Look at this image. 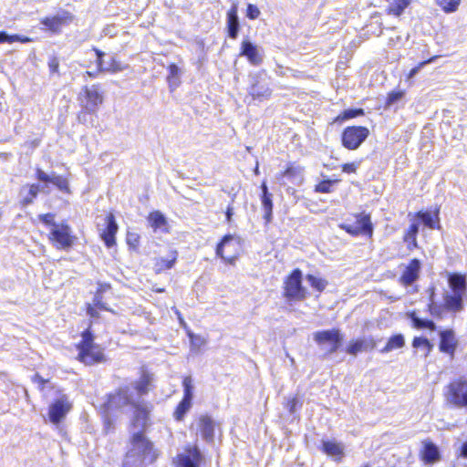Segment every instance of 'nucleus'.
<instances>
[{
    "label": "nucleus",
    "instance_id": "obj_60",
    "mask_svg": "<svg viewBox=\"0 0 467 467\" xmlns=\"http://www.w3.org/2000/svg\"><path fill=\"white\" fill-rule=\"evenodd\" d=\"M298 405V400L296 398H293L287 403V408L291 413H294L296 410V406Z\"/></svg>",
    "mask_w": 467,
    "mask_h": 467
},
{
    "label": "nucleus",
    "instance_id": "obj_10",
    "mask_svg": "<svg viewBox=\"0 0 467 467\" xmlns=\"http://www.w3.org/2000/svg\"><path fill=\"white\" fill-rule=\"evenodd\" d=\"M136 401L133 392L129 386L121 387L114 393L109 395L107 408L109 410L121 409L132 405Z\"/></svg>",
    "mask_w": 467,
    "mask_h": 467
},
{
    "label": "nucleus",
    "instance_id": "obj_49",
    "mask_svg": "<svg viewBox=\"0 0 467 467\" xmlns=\"http://www.w3.org/2000/svg\"><path fill=\"white\" fill-rule=\"evenodd\" d=\"M334 182H335L334 181H330V180L323 181L316 186V192H325V193L330 192L331 187Z\"/></svg>",
    "mask_w": 467,
    "mask_h": 467
},
{
    "label": "nucleus",
    "instance_id": "obj_39",
    "mask_svg": "<svg viewBox=\"0 0 467 467\" xmlns=\"http://www.w3.org/2000/svg\"><path fill=\"white\" fill-rule=\"evenodd\" d=\"M50 183L57 186V189L63 192H69L68 181L65 177H63L61 175H57L55 172H53V177L51 178Z\"/></svg>",
    "mask_w": 467,
    "mask_h": 467
},
{
    "label": "nucleus",
    "instance_id": "obj_53",
    "mask_svg": "<svg viewBox=\"0 0 467 467\" xmlns=\"http://www.w3.org/2000/svg\"><path fill=\"white\" fill-rule=\"evenodd\" d=\"M95 52H96V55H97V64H98V68H99V72H102L104 71V56H105V53L102 52L101 50L99 49H97V48H94Z\"/></svg>",
    "mask_w": 467,
    "mask_h": 467
},
{
    "label": "nucleus",
    "instance_id": "obj_34",
    "mask_svg": "<svg viewBox=\"0 0 467 467\" xmlns=\"http://www.w3.org/2000/svg\"><path fill=\"white\" fill-rule=\"evenodd\" d=\"M233 239H234V237L231 234H227V235L223 236V238L222 239V241L218 244V245L216 247L217 256L221 257L223 260H224L225 262H227L229 264H234L235 261V257L234 256H225L223 254V248L230 242H232Z\"/></svg>",
    "mask_w": 467,
    "mask_h": 467
},
{
    "label": "nucleus",
    "instance_id": "obj_64",
    "mask_svg": "<svg viewBox=\"0 0 467 467\" xmlns=\"http://www.w3.org/2000/svg\"><path fill=\"white\" fill-rule=\"evenodd\" d=\"M33 380L35 382H38L41 388H43L44 384L46 383V380L43 378H41L38 374H36L34 376Z\"/></svg>",
    "mask_w": 467,
    "mask_h": 467
},
{
    "label": "nucleus",
    "instance_id": "obj_12",
    "mask_svg": "<svg viewBox=\"0 0 467 467\" xmlns=\"http://www.w3.org/2000/svg\"><path fill=\"white\" fill-rule=\"evenodd\" d=\"M83 90L85 94V100H82V106L87 113L93 114L103 102V96L99 91V86H86Z\"/></svg>",
    "mask_w": 467,
    "mask_h": 467
},
{
    "label": "nucleus",
    "instance_id": "obj_27",
    "mask_svg": "<svg viewBox=\"0 0 467 467\" xmlns=\"http://www.w3.org/2000/svg\"><path fill=\"white\" fill-rule=\"evenodd\" d=\"M448 282L451 292L465 296L467 284L464 275L460 274H451L449 275Z\"/></svg>",
    "mask_w": 467,
    "mask_h": 467
},
{
    "label": "nucleus",
    "instance_id": "obj_55",
    "mask_svg": "<svg viewBox=\"0 0 467 467\" xmlns=\"http://www.w3.org/2000/svg\"><path fill=\"white\" fill-rule=\"evenodd\" d=\"M53 177V172L51 174L46 173L41 169L36 170V178L43 182H51V178Z\"/></svg>",
    "mask_w": 467,
    "mask_h": 467
},
{
    "label": "nucleus",
    "instance_id": "obj_59",
    "mask_svg": "<svg viewBox=\"0 0 467 467\" xmlns=\"http://www.w3.org/2000/svg\"><path fill=\"white\" fill-rule=\"evenodd\" d=\"M432 297H433V293L431 295V303L429 304V310H430L431 315L438 316L439 315V306H437L433 303Z\"/></svg>",
    "mask_w": 467,
    "mask_h": 467
},
{
    "label": "nucleus",
    "instance_id": "obj_62",
    "mask_svg": "<svg viewBox=\"0 0 467 467\" xmlns=\"http://www.w3.org/2000/svg\"><path fill=\"white\" fill-rule=\"evenodd\" d=\"M234 215V207L230 204L228 205L226 212H225V217L226 221L230 223L232 221V217Z\"/></svg>",
    "mask_w": 467,
    "mask_h": 467
},
{
    "label": "nucleus",
    "instance_id": "obj_5",
    "mask_svg": "<svg viewBox=\"0 0 467 467\" xmlns=\"http://www.w3.org/2000/svg\"><path fill=\"white\" fill-rule=\"evenodd\" d=\"M306 291L302 285V272L295 269L285 282L284 296L288 300H303Z\"/></svg>",
    "mask_w": 467,
    "mask_h": 467
},
{
    "label": "nucleus",
    "instance_id": "obj_22",
    "mask_svg": "<svg viewBox=\"0 0 467 467\" xmlns=\"http://www.w3.org/2000/svg\"><path fill=\"white\" fill-rule=\"evenodd\" d=\"M376 347V342L372 337H362L349 342L346 351L356 356L360 351L371 350Z\"/></svg>",
    "mask_w": 467,
    "mask_h": 467
},
{
    "label": "nucleus",
    "instance_id": "obj_19",
    "mask_svg": "<svg viewBox=\"0 0 467 467\" xmlns=\"http://www.w3.org/2000/svg\"><path fill=\"white\" fill-rule=\"evenodd\" d=\"M440 337V350L452 357L458 346L454 332L451 329L441 331Z\"/></svg>",
    "mask_w": 467,
    "mask_h": 467
},
{
    "label": "nucleus",
    "instance_id": "obj_8",
    "mask_svg": "<svg viewBox=\"0 0 467 467\" xmlns=\"http://www.w3.org/2000/svg\"><path fill=\"white\" fill-rule=\"evenodd\" d=\"M445 397L450 404L467 407V383L462 380L451 382L447 387Z\"/></svg>",
    "mask_w": 467,
    "mask_h": 467
},
{
    "label": "nucleus",
    "instance_id": "obj_11",
    "mask_svg": "<svg viewBox=\"0 0 467 467\" xmlns=\"http://www.w3.org/2000/svg\"><path fill=\"white\" fill-rule=\"evenodd\" d=\"M99 230L101 239L104 241L107 247L110 248L116 244L115 235L118 232L119 226L116 223L113 213H109L104 218L102 224L99 223Z\"/></svg>",
    "mask_w": 467,
    "mask_h": 467
},
{
    "label": "nucleus",
    "instance_id": "obj_42",
    "mask_svg": "<svg viewBox=\"0 0 467 467\" xmlns=\"http://www.w3.org/2000/svg\"><path fill=\"white\" fill-rule=\"evenodd\" d=\"M14 43V42H22L26 43L29 42L28 37H23L19 35H8L6 32H0V44L1 43Z\"/></svg>",
    "mask_w": 467,
    "mask_h": 467
},
{
    "label": "nucleus",
    "instance_id": "obj_31",
    "mask_svg": "<svg viewBox=\"0 0 467 467\" xmlns=\"http://www.w3.org/2000/svg\"><path fill=\"white\" fill-rule=\"evenodd\" d=\"M169 75L167 77L170 89L172 91L177 88L181 84L182 71L175 64H171L168 67Z\"/></svg>",
    "mask_w": 467,
    "mask_h": 467
},
{
    "label": "nucleus",
    "instance_id": "obj_33",
    "mask_svg": "<svg viewBox=\"0 0 467 467\" xmlns=\"http://www.w3.org/2000/svg\"><path fill=\"white\" fill-rule=\"evenodd\" d=\"M410 0H393L386 9L388 15L400 16L409 6Z\"/></svg>",
    "mask_w": 467,
    "mask_h": 467
},
{
    "label": "nucleus",
    "instance_id": "obj_3",
    "mask_svg": "<svg viewBox=\"0 0 467 467\" xmlns=\"http://www.w3.org/2000/svg\"><path fill=\"white\" fill-rule=\"evenodd\" d=\"M248 94L254 100L264 101L272 96L271 78L262 69L249 75Z\"/></svg>",
    "mask_w": 467,
    "mask_h": 467
},
{
    "label": "nucleus",
    "instance_id": "obj_57",
    "mask_svg": "<svg viewBox=\"0 0 467 467\" xmlns=\"http://www.w3.org/2000/svg\"><path fill=\"white\" fill-rule=\"evenodd\" d=\"M342 171L344 172H347V173H352V172H356L357 171V164L354 163V162H351V163H345L343 166H342Z\"/></svg>",
    "mask_w": 467,
    "mask_h": 467
},
{
    "label": "nucleus",
    "instance_id": "obj_37",
    "mask_svg": "<svg viewBox=\"0 0 467 467\" xmlns=\"http://www.w3.org/2000/svg\"><path fill=\"white\" fill-rule=\"evenodd\" d=\"M364 115V110L362 109H348L344 110L341 114H339L335 121L343 122L347 119H353L358 116Z\"/></svg>",
    "mask_w": 467,
    "mask_h": 467
},
{
    "label": "nucleus",
    "instance_id": "obj_63",
    "mask_svg": "<svg viewBox=\"0 0 467 467\" xmlns=\"http://www.w3.org/2000/svg\"><path fill=\"white\" fill-rule=\"evenodd\" d=\"M460 456L464 459H467V441L462 443V445L461 447Z\"/></svg>",
    "mask_w": 467,
    "mask_h": 467
},
{
    "label": "nucleus",
    "instance_id": "obj_18",
    "mask_svg": "<svg viewBox=\"0 0 467 467\" xmlns=\"http://www.w3.org/2000/svg\"><path fill=\"white\" fill-rule=\"evenodd\" d=\"M226 29L228 36L232 39H236L239 29L240 23L238 17V3L234 2L227 12L226 16Z\"/></svg>",
    "mask_w": 467,
    "mask_h": 467
},
{
    "label": "nucleus",
    "instance_id": "obj_44",
    "mask_svg": "<svg viewBox=\"0 0 467 467\" xmlns=\"http://www.w3.org/2000/svg\"><path fill=\"white\" fill-rule=\"evenodd\" d=\"M306 280L309 282L312 287H314L319 292H322L327 285V282L325 279L317 277L313 275H307Z\"/></svg>",
    "mask_w": 467,
    "mask_h": 467
},
{
    "label": "nucleus",
    "instance_id": "obj_48",
    "mask_svg": "<svg viewBox=\"0 0 467 467\" xmlns=\"http://www.w3.org/2000/svg\"><path fill=\"white\" fill-rule=\"evenodd\" d=\"M403 97L402 91H393L390 92L388 95L387 100H386V107L389 108L395 103H397L399 100H400Z\"/></svg>",
    "mask_w": 467,
    "mask_h": 467
},
{
    "label": "nucleus",
    "instance_id": "obj_54",
    "mask_svg": "<svg viewBox=\"0 0 467 467\" xmlns=\"http://www.w3.org/2000/svg\"><path fill=\"white\" fill-rule=\"evenodd\" d=\"M434 58H435V57H431V58H430V59H428V60H426V61H423V62L420 63V64H419V66H417V67H413V68L410 71L408 78H414V77L418 74V72L420 71V69L423 66H425V65H427V64H429V63H431V62L434 60Z\"/></svg>",
    "mask_w": 467,
    "mask_h": 467
},
{
    "label": "nucleus",
    "instance_id": "obj_38",
    "mask_svg": "<svg viewBox=\"0 0 467 467\" xmlns=\"http://www.w3.org/2000/svg\"><path fill=\"white\" fill-rule=\"evenodd\" d=\"M191 406H192V400L182 399V401L178 404V406L174 411V418L177 420H182L183 419L184 415L190 410Z\"/></svg>",
    "mask_w": 467,
    "mask_h": 467
},
{
    "label": "nucleus",
    "instance_id": "obj_23",
    "mask_svg": "<svg viewBox=\"0 0 467 467\" xmlns=\"http://www.w3.org/2000/svg\"><path fill=\"white\" fill-rule=\"evenodd\" d=\"M420 459L425 464H433L439 462L441 459L439 448L431 441H423Z\"/></svg>",
    "mask_w": 467,
    "mask_h": 467
},
{
    "label": "nucleus",
    "instance_id": "obj_45",
    "mask_svg": "<svg viewBox=\"0 0 467 467\" xmlns=\"http://www.w3.org/2000/svg\"><path fill=\"white\" fill-rule=\"evenodd\" d=\"M418 217L421 220V222L429 228H435V220L437 215L432 214L430 212H420L418 213Z\"/></svg>",
    "mask_w": 467,
    "mask_h": 467
},
{
    "label": "nucleus",
    "instance_id": "obj_40",
    "mask_svg": "<svg viewBox=\"0 0 467 467\" xmlns=\"http://www.w3.org/2000/svg\"><path fill=\"white\" fill-rule=\"evenodd\" d=\"M176 253H172V255L170 259L160 258L156 263V271L161 272L167 269H171L173 267L176 262Z\"/></svg>",
    "mask_w": 467,
    "mask_h": 467
},
{
    "label": "nucleus",
    "instance_id": "obj_61",
    "mask_svg": "<svg viewBox=\"0 0 467 467\" xmlns=\"http://www.w3.org/2000/svg\"><path fill=\"white\" fill-rule=\"evenodd\" d=\"M48 66L52 72H57L59 66L58 60L56 57L52 58L49 61Z\"/></svg>",
    "mask_w": 467,
    "mask_h": 467
},
{
    "label": "nucleus",
    "instance_id": "obj_15",
    "mask_svg": "<svg viewBox=\"0 0 467 467\" xmlns=\"http://www.w3.org/2000/svg\"><path fill=\"white\" fill-rule=\"evenodd\" d=\"M203 456L197 446L187 447L177 455V467H200Z\"/></svg>",
    "mask_w": 467,
    "mask_h": 467
},
{
    "label": "nucleus",
    "instance_id": "obj_29",
    "mask_svg": "<svg viewBox=\"0 0 467 467\" xmlns=\"http://www.w3.org/2000/svg\"><path fill=\"white\" fill-rule=\"evenodd\" d=\"M407 315L409 318L411 320L414 327L418 329L428 328L432 331L436 329V325L432 320L420 318L417 316L416 312L414 311L409 312Z\"/></svg>",
    "mask_w": 467,
    "mask_h": 467
},
{
    "label": "nucleus",
    "instance_id": "obj_46",
    "mask_svg": "<svg viewBox=\"0 0 467 467\" xmlns=\"http://www.w3.org/2000/svg\"><path fill=\"white\" fill-rule=\"evenodd\" d=\"M460 2L461 0H439V5L446 13H451L457 10Z\"/></svg>",
    "mask_w": 467,
    "mask_h": 467
},
{
    "label": "nucleus",
    "instance_id": "obj_47",
    "mask_svg": "<svg viewBox=\"0 0 467 467\" xmlns=\"http://www.w3.org/2000/svg\"><path fill=\"white\" fill-rule=\"evenodd\" d=\"M123 69L120 63L115 57H111L109 62L104 63V71L117 73Z\"/></svg>",
    "mask_w": 467,
    "mask_h": 467
},
{
    "label": "nucleus",
    "instance_id": "obj_52",
    "mask_svg": "<svg viewBox=\"0 0 467 467\" xmlns=\"http://www.w3.org/2000/svg\"><path fill=\"white\" fill-rule=\"evenodd\" d=\"M39 220L47 224V225H50L52 226V228L54 227V225H58L59 223H57L54 220L55 218V215L53 213H45V214H40L38 216Z\"/></svg>",
    "mask_w": 467,
    "mask_h": 467
},
{
    "label": "nucleus",
    "instance_id": "obj_24",
    "mask_svg": "<svg viewBox=\"0 0 467 467\" xmlns=\"http://www.w3.org/2000/svg\"><path fill=\"white\" fill-rule=\"evenodd\" d=\"M322 449L328 456L335 461H341L344 456V445L336 441H322Z\"/></svg>",
    "mask_w": 467,
    "mask_h": 467
},
{
    "label": "nucleus",
    "instance_id": "obj_14",
    "mask_svg": "<svg viewBox=\"0 0 467 467\" xmlns=\"http://www.w3.org/2000/svg\"><path fill=\"white\" fill-rule=\"evenodd\" d=\"M73 21V16L68 11H59L54 16H47L41 20L47 29L52 33L58 34L61 31L62 26L70 24Z\"/></svg>",
    "mask_w": 467,
    "mask_h": 467
},
{
    "label": "nucleus",
    "instance_id": "obj_28",
    "mask_svg": "<svg viewBox=\"0 0 467 467\" xmlns=\"http://www.w3.org/2000/svg\"><path fill=\"white\" fill-rule=\"evenodd\" d=\"M148 221L154 231L161 230L162 232L167 231V220L165 216L159 211H155L150 213Z\"/></svg>",
    "mask_w": 467,
    "mask_h": 467
},
{
    "label": "nucleus",
    "instance_id": "obj_41",
    "mask_svg": "<svg viewBox=\"0 0 467 467\" xmlns=\"http://www.w3.org/2000/svg\"><path fill=\"white\" fill-rule=\"evenodd\" d=\"M412 347L415 348H422V350L425 352V356H428V354L432 349V345L431 342L427 338L420 337H414L412 341Z\"/></svg>",
    "mask_w": 467,
    "mask_h": 467
},
{
    "label": "nucleus",
    "instance_id": "obj_4",
    "mask_svg": "<svg viewBox=\"0 0 467 467\" xmlns=\"http://www.w3.org/2000/svg\"><path fill=\"white\" fill-rule=\"evenodd\" d=\"M313 339L327 355H330L341 346L343 335L338 328H332L315 332Z\"/></svg>",
    "mask_w": 467,
    "mask_h": 467
},
{
    "label": "nucleus",
    "instance_id": "obj_7",
    "mask_svg": "<svg viewBox=\"0 0 467 467\" xmlns=\"http://www.w3.org/2000/svg\"><path fill=\"white\" fill-rule=\"evenodd\" d=\"M369 134L368 130L362 126L348 127L342 133V144L348 150H357Z\"/></svg>",
    "mask_w": 467,
    "mask_h": 467
},
{
    "label": "nucleus",
    "instance_id": "obj_51",
    "mask_svg": "<svg viewBox=\"0 0 467 467\" xmlns=\"http://www.w3.org/2000/svg\"><path fill=\"white\" fill-rule=\"evenodd\" d=\"M93 305L101 310L108 311L109 308L107 307L106 304L102 301V296H101V290L99 289L94 296L93 299Z\"/></svg>",
    "mask_w": 467,
    "mask_h": 467
},
{
    "label": "nucleus",
    "instance_id": "obj_50",
    "mask_svg": "<svg viewBox=\"0 0 467 467\" xmlns=\"http://www.w3.org/2000/svg\"><path fill=\"white\" fill-rule=\"evenodd\" d=\"M260 14H261L260 10L255 5H254V4L247 5L246 16L249 19L254 20L259 17Z\"/></svg>",
    "mask_w": 467,
    "mask_h": 467
},
{
    "label": "nucleus",
    "instance_id": "obj_2",
    "mask_svg": "<svg viewBox=\"0 0 467 467\" xmlns=\"http://www.w3.org/2000/svg\"><path fill=\"white\" fill-rule=\"evenodd\" d=\"M81 337V341L78 344V359L88 366L104 361L103 351L99 346L94 344L90 330L83 331Z\"/></svg>",
    "mask_w": 467,
    "mask_h": 467
},
{
    "label": "nucleus",
    "instance_id": "obj_17",
    "mask_svg": "<svg viewBox=\"0 0 467 467\" xmlns=\"http://www.w3.org/2000/svg\"><path fill=\"white\" fill-rule=\"evenodd\" d=\"M240 56L245 57L253 66H259L264 60V55L261 49L249 39H244L242 41Z\"/></svg>",
    "mask_w": 467,
    "mask_h": 467
},
{
    "label": "nucleus",
    "instance_id": "obj_30",
    "mask_svg": "<svg viewBox=\"0 0 467 467\" xmlns=\"http://www.w3.org/2000/svg\"><path fill=\"white\" fill-rule=\"evenodd\" d=\"M151 382V378L149 374L143 373L138 381H135L130 387L131 391L135 389L139 396L147 394L149 391V386Z\"/></svg>",
    "mask_w": 467,
    "mask_h": 467
},
{
    "label": "nucleus",
    "instance_id": "obj_13",
    "mask_svg": "<svg viewBox=\"0 0 467 467\" xmlns=\"http://www.w3.org/2000/svg\"><path fill=\"white\" fill-rule=\"evenodd\" d=\"M132 408L134 409L132 425L135 429H138V431L143 432L144 429L149 423V415L151 410V406L143 400H140L139 399L136 400L132 405Z\"/></svg>",
    "mask_w": 467,
    "mask_h": 467
},
{
    "label": "nucleus",
    "instance_id": "obj_32",
    "mask_svg": "<svg viewBox=\"0 0 467 467\" xmlns=\"http://www.w3.org/2000/svg\"><path fill=\"white\" fill-rule=\"evenodd\" d=\"M405 345V338L402 334H397L390 337L386 346L380 350L381 353H389L394 349L403 348Z\"/></svg>",
    "mask_w": 467,
    "mask_h": 467
},
{
    "label": "nucleus",
    "instance_id": "obj_56",
    "mask_svg": "<svg viewBox=\"0 0 467 467\" xmlns=\"http://www.w3.org/2000/svg\"><path fill=\"white\" fill-rule=\"evenodd\" d=\"M103 34L104 36H108L110 37H113L117 35V29L114 25H108L103 28Z\"/></svg>",
    "mask_w": 467,
    "mask_h": 467
},
{
    "label": "nucleus",
    "instance_id": "obj_35",
    "mask_svg": "<svg viewBox=\"0 0 467 467\" xmlns=\"http://www.w3.org/2000/svg\"><path fill=\"white\" fill-rule=\"evenodd\" d=\"M419 232V223L414 222L412 223L408 231L405 234L404 241L408 243L409 249H411V246H417L416 235Z\"/></svg>",
    "mask_w": 467,
    "mask_h": 467
},
{
    "label": "nucleus",
    "instance_id": "obj_58",
    "mask_svg": "<svg viewBox=\"0 0 467 467\" xmlns=\"http://www.w3.org/2000/svg\"><path fill=\"white\" fill-rule=\"evenodd\" d=\"M128 244L132 246H137L139 244V235L137 234H129L128 237Z\"/></svg>",
    "mask_w": 467,
    "mask_h": 467
},
{
    "label": "nucleus",
    "instance_id": "obj_43",
    "mask_svg": "<svg viewBox=\"0 0 467 467\" xmlns=\"http://www.w3.org/2000/svg\"><path fill=\"white\" fill-rule=\"evenodd\" d=\"M183 398L186 400H192L193 398V383L192 377L188 376L183 379Z\"/></svg>",
    "mask_w": 467,
    "mask_h": 467
},
{
    "label": "nucleus",
    "instance_id": "obj_25",
    "mask_svg": "<svg viewBox=\"0 0 467 467\" xmlns=\"http://www.w3.org/2000/svg\"><path fill=\"white\" fill-rule=\"evenodd\" d=\"M199 430L206 441H212L214 436V421L209 416H202L199 420Z\"/></svg>",
    "mask_w": 467,
    "mask_h": 467
},
{
    "label": "nucleus",
    "instance_id": "obj_9",
    "mask_svg": "<svg viewBox=\"0 0 467 467\" xmlns=\"http://www.w3.org/2000/svg\"><path fill=\"white\" fill-rule=\"evenodd\" d=\"M49 238L57 249H68L74 243V236L71 234V229L66 223L54 225L50 230Z\"/></svg>",
    "mask_w": 467,
    "mask_h": 467
},
{
    "label": "nucleus",
    "instance_id": "obj_1",
    "mask_svg": "<svg viewBox=\"0 0 467 467\" xmlns=\"http://www.w3.org/2000/svg\"><path fill=\"white\" fill-rule=\"evenodd\" d=\"M158 451L145 434L137 431L132 433L126 452L123 467H145L158 458Z\"/></svg>",
    "mask_w": 467,
    "mask_h": 467
},
{
    "label": "nucleus",
    "instance_id": "obj_20",
    "mask_svg": "<svg viewBox=\"0 0 467 467\" xmlns=\"http://www.w3.org/2000/svg\"><path fill=\"white\" fill-rule=\"evenodd\" d=\"M464 296L455 292L443 294L444 307L450 312L458 313L463 309Z\"/></svg>",
    "mask_w": 467,
    "mask_h": 467
},
{
    "label": "nucleus",
    "instance_id": "obj_21",
    "mask_svg": "<svg viewBox=\"0 0 467 467\" xmlns=\"http://www.w3.org/2000/svg\"><path fill=\"white\" fill-rule=\"evenodd\" d=\"M420 266L421 264L420 260L412 259L400 276V283L404 285H412L419 278Z\"/></svg>",
    "mask_w": 467,
    "mask_h": 467
},
{
    "label": "nucleus",
    "instance_id": "obj_16",
    "mask_svg": "<svg viewBox=\"0 0 467 467\" xmlns=\"http://www.w3.org/2000/svg\"><path fill=\"white\" fill-rule=\"evenodd\" d=\"M71 404L67 398L63 396L49 406L48 417L52 423L58 424L70 410Z\"/></svg>",
    "mask_w": 467,
    "mask_h": 467
},
{
    "label": "nucleus",
    "instance_id": "obj_26",
    "mask_svg": "<svg viewBox=\"0 0 467 467\" xmlns=\"http://www.w3.org/2000/svg\"><path fill=\"white\" fill-rule=\"evenodd\" d=\"M46 186L39 184H31L28 187H23L20 193L23 197L21 203L23 206H27L34 202L39 192H45Z\"/></svg>",
    "mask_w": 467,
    "mask_h": 467
},
{
    "label": "nucleus",
    "instance_id": "obj_6",
    "mask_svg": "<svg viewBox=\"0 0 467 467\" xmlns=\"http://www.w3.org/2000/svg\"><path fill=\"white\" fill-rule=\"evenodd\" d=\"M340 228L353 236L365 235L370 238L373 234V224L368 214H358L353 223H344Z\"/></svg>",
    "mask_w": 467,
    "mask_h": 467
},
{
    "label": "nucleus",
    "instance_id": "obj_36",
    "mask_svg": "<svg viewBox=\"0 0 467 467\" xmlns=\"http://www.w3.org/2000/svg\"><path fill=\"white\" fill-rule=\"evenodd\" d=\"M262 207L265 212L264 219L265 223H268L271 222L273 217V202L272 195L268 196H261Z\"/></svg>",
    "mask_w": 467,
    "mask_h": 467
}]
</instances>
